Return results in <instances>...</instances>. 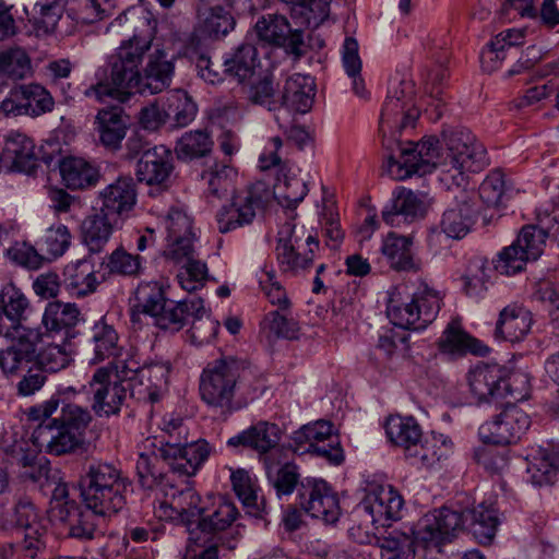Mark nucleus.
<instances>
[{
    "label": "nucleus",
    "instance_id": "obj_62",
    "mask_svg": "<svg viewBox=\"0 0 559 559\" xmlns=\"http://www.w3.org/2000/svg\"><path fill=\"white\" fill-rule=\"evenodd\" d=\"M71 10L79 22L91 24L109 16L116 7L115 0H71Z\"/></svg>",
    "mask_w": 559,
    "mask_h": 559
},
{
    "label": "nucleus",
    "instance_id": "obj_54",
    "mask_svg": "<svg viewBox=\"0 0 559 559\" xmlns=\"http://www.w3.org/2000/svg\"><path fill=\"white\" fill-rule=\"evenodd\" d=\"M307 230L305 226H297L293 223L284 224L278 230L276 254L278 263L292 266L290 257L293 250H302L307 246Z\"/></svg>",
    "mask_w": 559,
    "mask_h": 559
},
{
    "label": "nucleus",
    "instance_id": "obj_42",
    "mask_svg": "<svg viewBox=\"0 0 559 559\" xmlns=\"http://www.w3.org/2000/svg\"><path fill=\"white\" fill-rule=\"evenodd\" d=\"M457 513V511H455ZM462 523L469 521V528L479 544L489 545L496 536L499 519L493 508L486 507L484 503L467 511L465 515L459 512ZM463 527L456 531L457 534ZM454 535L453 537H455Z\"/></svg>",
    "mask_w": 559,
    "mask_h": 559
},
{
    "label": "nucleus",
    "instance_id": "obj_43",
    "mask_svg": "<svg viewBox=\"0 0 559 559\" xmlns=\"http://www.w3.org/2000/svg\"><path fill=\"white\" fill-rule=\"evenodd\" d=\"M280 456L274 457V453L264 457V467L267 479L276 490L278 497L293 493L298 481V467L289 462L282 463Z\"/></svg>",
    "mask_w": 559,
    "mask_h": 559
},
{
    "label": "nucleus",
    "instance_id": "obj_21",
    "mask_svg": "<svg viewBox=\"0 0 559 559\" xmlns=\"http://www.w3.org/2000/svg\"><path fill=\"white\" fill-rule=\"evenodd\" d=\"M300 504L312 518L325 523H335L341 515V508L336 493L322 479L301 483L299 491Z\"/></svg>",
    "mask_w": 559,
    "mask_h": 559
},
{
    "label": "nucleus",
    "instance_id": "obj_34",
    "mask_svg": "<svg viewBox=\"0 0 559 559\" xmlns=\"http://www.w3.org/2000/svg\"><path fill=\"white\" fill-rule=\"evenodd\" d=\"M79 317L80 311L73 304L49 302L43 316V324L49 335H59L66 342L74 337Z\"/></svg>",
    "mask_w": 559,
    "mask_h": 559
},
{
    "label": "nucleus",
    "instance_id": "obj_17",
    "mask_svg": "<svg viewBox=\"0 0 559 559\" xmlns=\"http://www.w3.org/2000/svg\"><path fill=\"white\" fill-rule=\"evenodd\" d=\"M316 83L309 75L295 73L285 80L280 96V110L275 114L278 127H287L294 114H307L312 108Z\"/></svg>",
    "mask_w": 559,
    "mask_h": 559
},
{
    "label": "nucleus",
    "instance_id": "obj_50",
    "mask_svg": "<svg viewBox=\"0 0 559 559\" xmlns=\"http://www.w3.org/2000/svg\"><path fill=\"white\" fill-rule=\"evenodd\" d=\"M235 17L223 7L216 5L199 15V31L210 38H222L235 27Z\"/></svg>",
    "mask_w": 559,
    "mask_h": 559
},
{
    "label": "nucleus",
    "instance_id": "obj_55",
    "mask_svg": "<svg viewBox=\"0 0 559 559\" xmlns=\"http://www.w3.org/2000/svg\"><path fill=\"white\" fill-rule=\"evenodd\" d=\"M512 34L516 35V39L523 37V32L519 29H508L498 34L480 53V64L484 71L491 73L498 70L502 61L509 56L511 50L507 48V39Z\"/></svg>",
    "mask_w": 559,
    "mask_h": 559
},
{
    "label": "nucleus",
    "instance_id": "obj_31",
    "mask_svg": "<svg viewBox=\"0 0 559 559\" xmlns=\"http://www.w3.org/2000/svg\"><path fill=\"white\" fill-rule=\"evenodd\" d=\"M94 126L104 147L112 152L120 150L128 130V118L122 108L116 106L98 110Z\"/></svg>",
    "mask_w": 559,
    "mask_h": 559
},
{
    "label": "nucleus",
    "instance_id": "obj_48",
    "mask_svg": "<svg viewBox=\"0 0 559 559\" xmlns=\"http://www.w3.org/2000/svg\"><path fill=\"white\" fill-rule=\"evenodd\" d=\"M91 342L94 352L93 364L100 362L110 357H117L121 349L116 329L103 319L93 325Z\"/></svg>",
    "mask_w": 559,
    "mask_h": 559
},
{
    "label": "nucleus",
    "instance_id": "obj_45",
    "mask_svg": "<svg viewBox=\"0 0 559 559\" xmlns=\"http://www.w3.org/2000/svg\"><path fill=\"white\" fill-rule=\"evenodd\" d=\"M167 122L174 129L189 126L195 118L198 106L192 97L182 90L168 93L165 102Z\"/></svg>",
    "mask_w": 559,
    "mask_h": 559
},
{
    "label": "nucleus",
    "instance_id": "obj_53",
    "mask_svg": "<svg viewBox=\"0 0 559 559\" xmlns=\"http://www.w3.org/2000/svg\"><path fill=\"white\" fill-rule=\"evenodd\" d=\"M258 64V51L250 43L241 44L233 57L224 61L225 72L243 82L254 74Z\"/></svg>",
    "mask_w": 559,
    "mask_h": 559
},
{
    "label": "nucleus",
    "instance_id": "obj_41",
    "mask_svg": "<svg viewBox=\"0 0 559 559\" xmlns=\"http://www.w3.org/2000/svg\"><path fill=\"white\" fill-rule=\"evenodd\" d=\"M412 245L411 236H401L392 231L384 238L381 252L394 270L417 271L419 262L414 259Z\"/></svg>",
    "mask_w": 559,
    "mask_h": 559
},
{
    "label": "nucleus",
    "instance_id": "obj_56",
    "mask_svg": "<svg viewBox=\"0 0 559 559\" xmlns=\"http://www.w3.org/2000/svg\"><path fill=\"white\" fill-rule=\"evenodd\" d=\"M16 343L7 349L0 350V368L4 373L16 371L23 362H29L35 357V344L25 337L24 333H20V337H15Z\"/></svg>",
    "mask_w": 559,
    "mask_h": 559
},
{
    "label": "nucleus",
    "instance_id": "obj_28",
    "mask_svg": "<svg viewBox=\"0 0 559 559\" xmlns=\"http://www.w3.org/2000/svg\"><path fill=\"white\" fill-rule=\"evenodd\" d=\"M174 170L173 153L163 145L147 148L136 165V177L146 185H164Z\"/></svg>",
    "mask_w": 559,
    "mask_h": 559
},
{
    "label": "nucleus",
    "instance_id": "obj_1",
    "mask_svg": "<svg viewBox=\"0 0 559 559\" xmlns=\"http://www.w3.org/2000/svg\"><path fill=\"white\" fill-rule=\"evenodd\" d=\"M400 146V156L388 158L389 169L396 167L399 179L413 175L425 176L439 168L442 173H454L452 178L463 179L465 171L476 173L486 165V151L475 135L465 128H447L441 139L429 135L420 142Z\"/></svg>",
    "mask_w": 559,
    "mask_h": 559
},
{
    "label": "nucleus",
    "instance_id": "obj_59",
    "mask_svg": "<svg viewBox=\"0 0 559 559\" xmlns=\"http://www.w3.org/2000/svg\"><path fill=\"white\" fill-rule=\"evenodd\" d=\"M235 169L224 163H214L203 174L202 178L207 182L209 194L221 199L233 188Z\"/></svg>",
    "mask_w": 559,
    "mask_h": 559
},
{
    "label": "nucleus",
    "instance_id": "obj_44",
    "mask_svg": "<svg viewBox=\"0 0 559 559\" xmlns=\"http://www.w3.org/2000/svg\"><path fill=\"white\" fill-rule=\"evenodd\" d=\"M3 155L20 171L29 173L36 167L35 145L25 134L10 133L5 139Z\"/></svg>",
    "mask_w": 559,
    "mask_h": 559
},
{
    "label": "nucleus",
    "instance_id": "obj_25",
    "mask_svg": "<svg viewBox=\"0 0 559 559\" xmlns=\"http://www.w3.org/2000/svg\"><path fill=\"white\" fill-rule=\"evenodd\" d=\"M262 204V195L255 189L236 193L230 204L224 205L216 214L219 233L226 234L250 225L257 215V210L261 209Z\"/></svg>",
    "mask_w": 559,
    "mask_h": 559
},
{
    "label": "nucleus",
    "instance_id": "obj_27",
    "mask_svg": "<svg viewBox=\"0 0 559 559\" xmlns=\"http://www.w3.org/2000/svg\"><path fill=\"white\" fill-rule=\"evenodd\" d=\"M280 440L281 430L277 425L259 421L228 439L227 444L230 447L242 445L250 448L263 455L264 459L272 453H274V457L281 455V450L277 449Z\"/></svg>",
    "mask_w": 559,
    "mask_h": 559
},
{
    "label": "nucleus",
    "instance_id": "obj_8",
    "mask_svg": "<svg viewBox=\"0 0 559 559\" xmlns=\"http://www.w3.org/2000/svg\"><path fill=\"white\" fill-rule=\"evenodd\" d=\"M204 316L205 308L203 300L199 297L178 302L167 300L163 310L158 312L153 322L162 330L177 332L192 320V336L203 343L212 338L216 329V324L210 317Z\"/></svg>",
    "mask_w": 559,
    "mask_h": 559
},
{
    "label": "nucleus",
    "instance_id": "obj_22",
    "mask_svg": "<svg viewBox=\"0 0 559 559\" xmlns=\"http://www.w3.org/2000/svg\"><path fill=\"white\" fill-rule=\"evenodd\" d=\"M404 506L402 496L393 487H379L366 495L357 511L365 520L385 527L388 522L401 519Z\"/></svg>",
    "mask_w": 559,
    "mask_h": 559
},
{
    "label": "nucleus",
    "instance_id": "obj_12",
    "mask_svg": "<svg viewBox=\"0 0 559 559\" xmlns=\"http://www.w3.org/2000/svg\"><path fill=\"white\" fill-rule=\"evenodd\" d=\"M546 239L547 233L544 229L535 226L523 227L518 239L500 252L495 262L496 271L504 275L522 271L528 261H535L540 257Z\"/></svg>",
    "mask_w": 559,
    "mask_h": 559
},
{
    "label": "nucleus",
    "instance_id": "obj_57",
    "mask_svg": "<svg viewBox=\"0 0 559 559\" xmlns=\"http://www.w3.org/2000/svg\"><path fill=\"white\" fill-rule=\"evenodd\" d=\"M0 73L13 80H23L32 74L31 59L21 47L0 50Z\"/></svg>",
    "mask_w": 559,
    "mask_h": 559
},
{
    "label": "nucleus",
    "instance_id": "obj_9",
    "mask_svg": "<svg viewBox=\"0 0 559 559\" xmlns=\"http://www.w3.org/2000/svg\"><path fill=\"white\" fill-rule=\"evenodd\" d=\"M282 145V139L273 136L270 140V147L259 157V167L262 170L276 168L277 181L273 189L274 197L282 206L296 209L307 195L308 187L304 180L296 176L288 163L282 162L277 154Z\"/></svg>",
    "mask_w": 559,
    "mask_h": 559
},
{
    "label": "nucleus",
    "instance_id": "obj_35",
    "mask_svg": "<svg viewBox=\"0 0 559 559\" xmlns=\"http://www.w3.org/2000/svg\"><path fill=\"white\" fill-rule=\"evenodd\" d=\"M111 515L98 513L87 507L86 510H81L76 502H67L60 508L59 520L68 524L70 536L80 539H92L99 522Z\"/></svg>",
    "mask_w": 559,
    "mask_h": 559
},
{
    "label": "nucleus",
    "instance_id": "obj_46",
    "mask_svg": "<svg viewBox=\"0 0 559 559\" xmlns=\"http://www.w3.org/2000/svg\"><path fill=\"white\" fill-rule=\"evenodd\" d=\"M475 214L473 205L466 201L447 210L440 222L441 231L452 239L465 237L474 224Z\"/></svg>",
    "mask_w": 559,
    "mask_h": 559
},
{
    "label": "nucleus",
    "instance_id": "obj_32",
    "mask_svg": "<svg viewBox=\"0 0 559 559\" xmlns=\"http://www.w3.org/2000/svg\"><path fill=\"white\" fill-rule=\"evenodd\" d=\"M175 67L164 50L157 49L148 55L147 63L141 74L140 94H157L171 84Z\"/></svg>",
    "mask_w": 559,
    "mask_h": 559
},
{
    "label": "nucleus",
    "instance_id": "obj_61",
    "mask_svg": "<svg viewBox=\"0 0 559 559\" xmlns=\"http://www.w3.org/2000/svg\"><path fill=\"white\" fill-rule=\"evenodd\" d=\"M70 245L71 234L68 227L62 224H58L46 230L39 242V248L47 260H53L63 255Z\"/></svg>",
    "mask_w": 559,
    "mask_h": 559
},
{
    "label": "nucleus",
    "instance_id": "obj_64",
    "mask_svg": "<svg viewBox=\"0 0 559 559\" xmlns=\"http://www.w3.org/2000/svg\"><path fill=\"white\" fill-rule=\"evenodd\" d=\"M265 328L275 337L296 340L299 335V323L287 311L274 310L264 318Z\"/></svg>",
    "mask_w": 559,
    "mask_h": 559
},
{
    "label": "nucleus",
    "instance_id": "obj_6",
    "mask_svg": "<svg viewBox=\"0 0 559 559\" xmlns=\"http://www.w3.org/2000/svg\"><path fill=\"white\" fill-rule=\"evenodd\" d=\"M23 532L20 550L24 558L36 559L46 550L48 539V525L29 500H19L14 507L0 515V534L11 535L13 532Z\"/></svg>",
    "mask_w": 559,
    "mask_h": 559
},
{
    "label": "nucleus",
    "instance_id": "obj_26",
    "mask_svg": "<svg viewBox=\"0 0 559 559\" xmlns=\"http://www.w3.org/2000/svg\"><path fill=\"white\" fill-rule=\"evenodd\" d=\"M428 209L426 195L400 187L393 191L392 199L381 212L382 219L392 227H401L425 216Z\"/></svg>",
    "mask_w": 559,
    "mask_h": 559
},
{
    "label": "nucleus",
    "instance_id": "obj_24",
    "mask_svg": "<svg viewBox=\"0 0 559 559\" xmlns=\"http://www.w3.org/2000/svg\"><path fill=\"white\" fill-rule=\"evenodd\" d=\"M31 310L25 294L13 284L0 290V337L15 340L24 333L23 322Z\"/></svg>",
    "mask_w": 559,
    "mask_h": 559
},
{
    "label": "nucleus",
    "instance_id": "obj_30",
    "mask_svg": "<svg viewBox=\"0 0 559 559\" xmlns=\"http://www.w3.org/2000/svg\"><path fill=\"white\" fill-rule=\"evenodd\" d=\"M503 380L504 369L498 365H479L468 373L471 392L479 403L503 399Z\"/></svg>",
    "mask_w": 559,
    "mask_h": 559
},
{
    "label": "nucleus",
    "instance_id": "obj_39",
    "mask_svg": "<svg viewBox=\"0 0 559 559\" xmlns=\"http://www.w3.org/2000/svg\"><path fill=\"white\" fill-rule=\"evenodd\" d=\"M59 171L67 188L76 190L95 186L99 179L98 169L81 157H64L59 162Z\"/></svg>",
    "mask_w": 559,
    "mask_h": 559
},
{
    "label": "nucleus",
    "instance_id": "obj_3",
    "mask_svg": "<svg viewBox=\"0 0 559 559\" xmlns=\"http://www.w3.org/2000/svg\"><path fill=\"white\" fill-rule=\"evenodd\" d=\"M150 48L151 40L139 36L123 41L116 53L108 59L109 75L107 80L87 87L83 92L84 96L98 102H104L107 97L124 102L131 94H140L139 64Z\"/></svg>",
    "mask_w": 559,
    "mask_h": 559
},
{
    "label": "nucleus",
    "instance_id": "obj_52",
    "mask_svg": "<svg viewBox=\"0 0 559 559\" xmlns=\"http://www.w3.org/2000/svg\"><path fill=\"white\" fill-rule=\"evenodd\" d=\"M213 146L211 135L205 130L185 132L176 142L175 152L181 160L206 156Z\"/></svg>",
    "mask_w": 559,
    "mask_h": 559
},
{
    "label": "nucleus",
    "instance_id": "obj_23",
    "mask_svg": "<svg viewBox=\"0 0 559 559\" xmlns=\"http://www.w3.org/2000/svg\"><path fill=\"white\" fill-rule=\"evenodd\" d=\"M293 440L297 444L307 443V452L325 457L333 464H340L344 460L343 450L337 437L333 435V426L330 421L318 420L304 425L293 433Z\"/></svg>",
    "mask_w": 559,
    "mask_h": 559
},
{
    "label": "nucleus",
    "instance_id": "obj_2",
    "mask_svg": "<svg viewBox=\"0 0 559 559\" xmlns=\"http://www.w3.org/2000/svg\"><path fill=\"white\" fill-rule=\"evenodd\" d=\"M461 515L449 508H441L426 514L419 522L417 531L391 528L377 538L381 559H415L423 550L441 551V545L450 542L460 530Z\"/></svg>",
    "mask_w": 559,
    "mask_h": 559
},
{
    "label": "nucleus",
    "instance_id": "obj_19",
    "mask_svg": "<svg viewBox=\"0 0 559 559\" xmlns=\"http://www.w3.org/2000/svg\"><path fill=\"white\" fill-rule=\"evenodd\" d=\"M171 436L168 440H162L158 448V455L169 465L173 473L180 476L190 477L197 473L199 467L207 460L210 455V444L200 439L198 441L186 443L173 442Z\"/></svg>",
    "mask_w": 559,
    "mask_h": 559
},
{
    "label": "nucleus",
    "instance_id": "obj_60",
    "mask_svg": "<svg viewBox=\"0 0 559 559\" xmlns=\"http://www.w3.org/2000/svg\"><path fill=\"white\" fill-rule=\"evenodd\" d=\"M233 489L236 492L243 507L250 512L258 513L260 510L265 511V504L262 500L258 503V492L253 479L245 469H237L231 473Z\"/></svg>",
    "mask_w": 559,
    "mask_h": 559
},
{
    "label": "nucleus",
    "instance_id": "obj_13",
    "mask_svg": "<svg viewBox=\"0 0 559 559\" xmlns=\"http://www.w3.org/2000/svg\"><path fill=\"white\" fill-rule=\"evenodd\" d=\"M165 499L155 507V514L160 520L178 521L187 526V532L192 528L205 508L201 506V497L188 484L183 488H177L167 480L160 488Z\"/></svg>",
    "mask_w": 559,
    "mask_h": 559
},
{
    "label": "nucleus",
    "instance_id": "obj_33",
    "mask_svg": "<svg viewBox=\"0 0 559 559\" xmlns=\"http://www.w3.org/2000/svg\"><path fill=\"white\" fill-rule=\"evenodd\" d=\"M532 312L518 305H510L500 311L496 323L495 337L500 341L520 342L531 331Z\"/></svg>",
    "mask_w": 559,
    "mask_h": 559
},
{
    "label": "nucleus",
    "instance_id": "obj_58",
    "mask_svg": "<svg viewBox=\"0 0 559 559\" xmlns=\"http://www.w3.org/2000/svg\"><path fill=\"white\" fill-rule=\"evenodd\" d=\"M17 87L24 104L28 108V116L38 117L52 110L55 105L53 98L43 85L29 83L20 84Z\"/></svg>",
    "mask_w": 559,
    "mask_h": 559
},
{
    "label": "nucleus",
    "instance_id": "obj_5",
    "mask_svg": "<svg viewBox=\"0 0 559 559\" xmlns=\"http://www.w3.org/2000/svg\"><path fill=\"white\" fill-rule=\"evenodd\" d=\"M400 295L393 293L386 307L388 318L394 325L418 331L435 321L441 308V296L426 281L418 280L407 300H402Z\"/></svg>",
    "mask_w": 559,
    "mask_h": 559
},
{
    "label": "nucleus",
    "instance_id": "obj_14",
    "mask_svg": "<svg viewBox=\"0 0 559 559\" xmlns=\"http://www.w3.org/2000/svg\"><path fill=\"white\" fill-rule=\"evenodd\" d=\"M238 377V366L233 359H218L209 364L201 376L202 400L215 407L229 406Z\"/></svg>",
    "mask_w": 559,
    "mask_h": 559
},
{
    "label": "nucleus",
    "instance_id": "obj_11",
    "mask_svg": "<svg viewBox=\"0 0 559 559\" xmlns=\"http://www.w3.org/2000/svg\"><path fill=\"white\" fill-rule=\"evenodd\" d=\"M194 240L195 235L167 240L163 251L164 258L179 267L178 283L189 293L203 287L209 278L206 263L199 258Z\"/></svg>",
    "mask_w": 559,
    "mask_h": 559
},
{
    "label": "nucleus",
    "instance_id": "obj_37",
    "mask_svg": "<svg viewBox=\"0 0 559 559\" xmlns=\"http://www.w3.org/2000/svg\"><path fill=\"white\" fill-rule=\"evenodd\" d=\"M63 284L70 294L78 297L94 293L98 281L92 260L83 258L68 263L63 270Z\"/></svg>",
    "mask_w": 559,
    "mask_h": 559
},
{
    "label": "nucleus",
    "instance_id": "obj_49",
    "mask_svg": "<svg viewBox=\"0 0 559 559\" xmlns=\"http://www.w3.org/2000/svg\"><path fill=\"white\" fill-rule=\"evenodd\" d=\"M33 483H38L41 488L51 489V502L55 503L52 512L60 518V508L67 502H75L69 499V489L67 483L59 477L58 469H51L48 466H40L37 473L26 474Z\"/></svg>",
    "mask_w": 559,
    "mask_h": 559
},
{
    "label": "nucleus",
    "instance_id": "obj_18",
    "mask_svg": "<svg viewBox=\"0 0 559 559\" xmlns=\"http://www.w3.org/2000/svg\"><path fill=\"white\" fill-rule=\"evenodd\" d=\"M122 369L128 371V384L131 395L147 399L151 403L158 402L168 388L170 365L168 361L145 362L132 368L122 362Z\"/></svg>",
    "mask_w": 559,
    "mask_h": 559
},
{
    "label": "nucleus",
    "instance_id": "obj_4",
    "mask_svg": "<svg viewBox=\"0 0 559 559\" xmlns=\"http://www.w3.org/2000/svg\"><path fill=\"white\" fill-rule=\"evenodd\" d=\"M128 485L120 469L102 461L88 463L80 479L85 507L103 514H117L124 508Z\"/></svg>",
    "mask_w": 559,
    "mask_h": 559
},
{
    "label": "nucleus",
    "instance_id": "obj_7",
    "mask_svg": "<svg viewBox=\"0 0 559 559\" xmlns=\"http://www.w3.org/2000/svg\"><path fill=\"white\" fill-rule=\"evenodd\" d=\"M60 401L52 396L50 400L28 409V418L38 421L31 439L39 451L61 455L70 453L83 443L71 430L51 416L57 413Z\"/></svg>",
    "mask_w": 559,
    "mask_h": 559
},
{
    "label": "nucleus",
    "instance_id": "obj_51",
    "mask_svg": "<svg viewBox=\"0 0 559 559\" xmlns=\"http://www.w3.org/2000/svg\"><path fill=\"white\" fill-rule=\"evenodd\" d=\"M134 298V308L140 313L150 316L153 320L163 310L167 301L163 285L156 281L140 283L135 289Z\"/></svg>",
    "mask_w": 559,
    "mask_h": 559
},
{
    "label": "nucleus",
    "instance_id": "obj_15",
    "mask_svg": "<svg viewBox=\"0 0 559 559\" xmlns=\"http://www.w3.org/2000/svg\"><path fill=\"white\" fill-rule=\"evenodd\" d=\"M238 516L236 506L221 497L215 510L205 516H200L192 528H189V540L191 545H204L214 543L234 549L236 546L227 539L226 531L231 526Z\"/></svg>",
    "mask_w": 559,
    "mask_h": 559
},
{
    "label": "nucleus",
    "instance_id": "obj_36",
    "mask_svg": "<svg viewBox=\"0 0 559 559\" xmlns=\"http://www.w3.org/2000/svg\"><path fill=\"white\" fill-rule=\"evenodd\" d=\"M438 346L441 353L451 356H463L468 353L485 355L488 353V347L467 334L457 319L452 320L447 325L438 341Z\"/></svg>",
    "mask_w": 559,
    "mask_h": 559
},
{
    "label": "nucleus",
    "instance_id": "obj_47",
    "mask_svg": "<svg viewBox=\"0 0 559 559\" xmlns=\"http://www.w3.org/2000/svg\"><path fill=\"white\" fill-rule=\"evenodd\" d=\"M389 440L404 449L405 456L420 441L421 428L413 417L390 416L385 424Z\"/></svg>",
    "mask_w": 559,
    "mask_h": 559
},
{
    "label": "nucleus",
    "instance_id": "obj_20",
    "mask_svg": "<svg viewBox=\"0 0 559 559\" xmlns=\"http://www.w3.org/2000/svg\"><path fill=\"white\" fill-rule=\"evenodd\" d=\"M254 28L260 40L283 47L296 58L304 55V32L293 29L286 16L276 13L262 15Z\"/></svg>",
    "mask_w": 559,
    "mask_h": 559
},
{
    "label": "nucleus",
    "instance_id": "obj_40",
    "mask_svg": "<svg viewBox=\"0 0 559 559\" xmlns=\"http://www.w3.org/2000/svg\"><path fill=\"white\" fill-rule=\"evenodd\" d=\"M452 450V441L442 433H431L417 441L414 448L407 453L406 457L414 461L415 464L424 467H432L441 459L447 457Z\"/></svg>",
    "mask_w": 559,
    "mask_h": 559
},
{
    "label": "nucleus",
    "instance_id": "obj_63",
    "mask_svg": "<svg viewBox=\"0 0 559 559\" xmlns=\"http://www.w3.org/2000/svg\"><path fill=\"white\" fill-rule=\"evenodd\" d=\"M55 418L80 439H83L92 421L91 412L86 407L73 403H63L60 415Z\"/></svg>",
    "mask_w": 559,
    "mask_h": 559
},
{
    "label": "nucleus",
    "instance_id": "obj_38",
    "mask_svg": "<svg viewBox=\"0 0 559 559\" xmlns=\"http://www.w3.org/2000/svg\"><path fill=\"white\" fill-rule=\"evenodd\" d=\"M120 222L98 211L87 216L82 223V239L90 252H100L110 239L114 228Z\"/></svg>",
    "mask_w": 559,
    "mask_h": 559
},
{
    "label": "nucleus",
    "instance_id": "obj_29",
    "mask_svg": "<svg viewBox=\"0 0 559 559\" xmlns=\"http://www.w3.org/2000/svg\"><path fill=\"white\" fill-rule=\"evenodd\" d=\"M100 212L118 222L130 212L136 201L135 185L130 177H120L100 192Z\"/></svg>",
    "mask_w": 559,
    "mask_h": 559
},
{
    "label": "nucleus",
    "instance_id": "obj_16",
    "mask_svg": "<svg viewBox=\"0 0 559 559\" xmlns=\"http://www.w3.org/2000/svg\"><path fill=\"white\" fill-rule=\"evenodd\" d=\"M530 425V416L508 402L499 415L479 427L478 435L486 444L507 445L520 440Z\"/></svg>",
    "mask_w": 559,
    "mask_h": 559
},
{
    "label": "nucleus",
    "instance_id": "obj_10",
    "mask_svg": "<svg viewBox=\"0 0 559 559\" xmlns=\"http://www.w3.org/2000/svg\"><path fill=\"white\" fill-rule=\"evenodd\" d=\"M128 371L116 366L114 372L108 367L98 368L88 382L92 394V408L98 416L117 414L130 391Z\"/></svg>",
    "mask_w": 559,
    "mask_h": 559
}]
</instances>
